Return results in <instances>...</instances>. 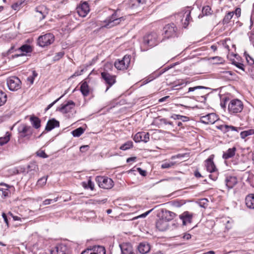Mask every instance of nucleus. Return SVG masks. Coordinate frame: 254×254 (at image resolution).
Listing matches in <instances>:
<instances>
[{
    "label": "nucleus",
    "mask_w": 254,
    "mask_h": 254,
    "mask_svg": "<svg viewBox=\"0 0 254 254\" xmlns=\"http://www.w3.org/2000/svg\"><path fill=\"white\" fill-rule=\"evenodd\" d=\"M190 10L189 7H187L175 14L176 22L182 24L183 27L186 28L188 26L190 19Z\"/></svg>",
    "instance_id": "nucleus-1"
},
{
    "label": "nucleus",
    "mask_w": 254,
    "mask_h": 254,
    "mask_svg": "<svg viewBox=\"0 0 254 254\" xmlns=\"http://www.w3.org/2000/svg\"><path fill=\"white\" fill-rule=\"evenodd\" d=\"M159 43L158 34L154 32L146 34L143 37L142 45L146 47V50L156 46Z\"/></svg>",
    "instance_id": "nucleus-2"
},
{
    "label": "nucleus",
    "mask_w": 254,
    "mask_h": 254,
    "mask_svg": "<svg viewBox=\"0 0 254 254\" xmlns=\"http://www.w3.org/2000/svg\"><path fill=\"white\" fill-rule=\"evenodd\" d=\"M162 35L164 38L169 39L178 36V29L174 23L166 25L162 30Z\"/></svg>",
    "instance_id": "nucleus-3"
},
{
    "label": "nucleus",
    "mask_w": 254,
    "mask_h": 254,
    "mask_svg": "<svg viewBox=\"0 0 254 254\" xmlns=\"http://www.w3.org/2000/svg\"><path fill=\"white\" fill-rule=\"evenodd\" d=\"M244 108L242 102L237 99L232 100L228 105V111L231 114H237L242 112Z\"/></svg>",
    "instance_id": "nucleus-4"
},
{
    "label": "nucleus",
    "mask_w": 254,
    "mask_h": 254,
    "mask_svg": "<svg viewBox=\"0 0 254 254\" xmlns=\"http://www.w3.org/2000/svg\"><path fill=\"white\" fill-rule=\"evenodd\" d=\"M96 181L100 188L104 189H110L114 186V182L110 178L103 176H97Z\"/></svg>",
    "instance_id": "nucleus-5"
},
{
    "label": "nucleus",
    "mask_w": 254,
    "mask_h": 254,
    "mask_svg": "<svg viewBox=\"0 0 254 254\" xmlns=\"http://www.w3.org/2000/svg\"><path fill=\"white\" fill-rule=\"evenodd\" d=\"M54 40V35L51 33H47L38 38V44L40 47H45L52 44Z\"/></svg>",
    "instance_id": "nucleus-6"
},
{
    "label": "nucleus",
    "mask_w": 254,
    "mask_h": 254,
    "mask_svg": "<svg viewBox=\"0 0 254 254\" xmlns=\"http://www.w3.org/2000/svg\"><path fill=\"white\" fill-rule=\"evenodd\" d=\"M131 57L129 55H125L123 59L115 62V66L119 70L126 69L129 66Z\"/></svg>",
    "instance_id": "nucleus-7"
},
{
    "label": "nucleus",
    "mask_w": 254,
    "mask_h": 254,
    "mask_svg": "<svg viewBox=\"0 0 254 254\" xmlns=\"http://www.w3.org/2000/svg\"><path fill=\"white\" fill-rule=\"evenodd\" d=\"M122 19L123 17L118 18L117 16L116 12H115L111 16L104 21L105 23V27L110 28L117 25L121 22Z\"/></svg>",
    "instance_id": "nucleus-8"
},
{
    "label": "nucleus",
    "mask_w": 254,
    "mask_h": 254,
    "mask_svg": "<svg viewBox=\"0 0 254 254\" xmlns=\"http://www.w3.org/2000/svg\"><path fill=\"white\" fill-rule=\"evenodd\" d=\"M18 131L21 137L29 138L33 133V129L29 126L21 124L18 127Z\"/></svg>",
    "instance_id": "nucleus-9"
},
{
    "label": "nucleus",
    "mask_w": 254,
    "mask_h": 254,
    "mask_svg": "<svg viewBox=\"0 0 254 254\" xmlns=\"http://www.w3.org/2000/svg\"><path fill=\"white\" fill-rule=\"evenodd\" d=\"M218 120V116L215 113L208 114L200 117V122L204 124H213Z\"/></svg>",
    "instance_id": "nucleus-10"
},
{
    "label": "nucleus",
    "mask_w": 254,
    "mask_h": 254,
    "mask_svg": "<svg viewBox=\"0 0 254 254\" xmlns=\"http://www.w3.org/2000/svg\"><path fill=\"white\" fill-rule=\"evenodd\" d=\"M133 140L136 142L143 141L146 143L149 140V134L146 132H138L135 134Z\"/></svg>",
    "instance_id": "nucleus-11"
},
{
    "label": "nucleus",
    "mask_w": 254,
    "mask_h": 254,
    "mask_svg": "<svg viewBox=\"0 0 254 254\" xmlns=\"http://www.w3.org/2000/svg\"><path fill=\"white\" fill-rule=\"evenodd\" d=\"M89 7L86 2H84L76 8L77 12L80 17H84L89 12Z\"/></svg>",
    "instance_id": "nucleus-12"
},
{
    "label": "nucleus",
    "mask_w": 254,
    "mask_h": 254,
    "mask_svg": "<svg viewBox=\"0 0 254 254\" xmlns=\"http://www.w3.org/2000/svg\"><path fill=\"white\" fill-rule=\"evenodd\" d=\"M169 70L168 75L172 74L174 72V70L172 69V67L170 68H166L165 67L160 70L156 71L151 74L149 76V78L148 79H155L157 78H158L160 75L166 72V71Z\"/></svg>",
    "instance_id": "nucleus-13"
},
{
    "label": "nucleus",
    "mask_w": 254,
    "mask_h": 254,
    "mask_svg": "<svg viewBox=\"0 0 254 254\" xmlns=\"http://www.w3.org/2000/svg\"><path fill=\"white\" fill-rule=\"evenodd\" d=\"M193 215L188 211H185L179 216V218L182 220L183 225H187L192 221Z\"/></svg>",
    "instance_id": "nucleus-14"
},
{
    "label": "nucleus",
    "mask_w": 254,
    "mask_h": 254,
    "mask_svg": "<svg viewBox=\"0 0 254 254\" xmlns=\"http://www.w3.org/2000/svg\"><path fill=\"white\" fill-rule=\"evenodd\" d=\"M81 254H105V250L104 247L98 246L93 249H87Z\"/></svg>",
    "instance_id": "nucleus-15"
},
{
    "label": "nucleus",
    "mask_w": 254,
    "mask_h": 254,
    "mask_svg": "<svg viewBox=\"0 0 254 254\" xmlns=\"http://www.w3.org/2000/svg\"><path fill=\"white\" fill-rule=\"evenodd\" d=\"M214 155H210L209 158L205 161V166L207 170L210 172H214L216 170V166L213 161Z\"/></svg>",
    "instance_id": "nucleus-16"
},
{
    "label": "nucleus",
    "mask_w": 254,
    "mask_h": 254,
    "mask_svg": "<svg viewBox=\"0 0 254 254\" xmlns=\"http://www.w3.org/2000/svg\"><path fill=\"white\" fill-rule=\"evenodd\" d=\"M75 103L72 101H68L65 104L62 105L59 109V111L63 114L70 112L74 108Z\"/></svg>",
    "instance_id": "nucleus-17"
},
{
    "label": "nucleus",
    "mask_w": 254,
    "mask_h": 254,
    "mask_svg": "<svg viewBox=\"0 0 254 254\" xmlns=\"http://www.w3.org/2000/svg\"><path fill=\"white\" fill-rule=\"evenodd\" d=\"M7 85L10 90L16 91L21 86V80H7Z\"/></svg>",
    "instance_id": "nucleus-18"
},
{
    "label": "nucleus",
    "mask_w": 254,
    "mask_h": 254,
    "mask_svg": "<svg viewBox=\"0 0 254 254\" xmlns=\"http://www.w3.org/2000/svg\"><path fill=\"white\" fill-rule=\"evenodd\" d=\"M169 224L167 221L165 220L163 217L159 218L156 222V227L161 231H165L168 227Z\"/></svg>",
    "instance_id": "nucleus-19"
},
{
    "label": "nucleus",
    "mask_w": 254,
    "mask_h": 254,
    "mask_svg": "<svg viewBox=\"0 0 254 254\" xmlns=\"http://www.w3.org/2000/svg\"><path fill=\"white\" fill-rule=\"evenodd\" d=\"M60 126V123L55 119L50 120L48 121L47 125L45 127V130L47 131H51L52 129L56 127Z\"/></svg>",
    "instance_id": "nucleus-20"
},
{
    "label": "nucleus",
    "mask_w": 254,
    "mask_h": 254,
    "mask_svg": "<svg viewBox=\"0 0 254 254\" xmlns=\"http://www.w3.org/2000/svg\"><path fill=\"white\" fill-rule=\"evenodd\" d=\"M66 247L65 245L60 244L57 245L53 250H51V254H65Z\"/></svg>",
    "instance_id": "nucleus-21"
},
{
    "label": "nucleus",
    "mask_w": 254,
    "mask_h": 254,
    "mask_svg": "<svg viewBox=\"0 0 254 254\" xmlns=\"http://www.w3.org/2000/svg\"><path fill=\"white\" fill-rule=\"evenodd\" d=\"M225 183L227 187L230 189L233 188L237 183V179L234 176H228L225 179Z\"/></svg>",
    "instance_id": "nucleus-22"
},
{
    "label": "nucleus",
    "mask_w": 254,
    "mask_h": 254,
    "mask_svg": "<svg viewBox=\"0 0 254 254\" xmlns=\"http://www.w3.org/2000/svg\"><path fill=\"white\" fill-rule=\"evenodd\" d=\"M123 254H133L132 247L129 244H123L120 245Z\"/></svg>",
    "instance_id": "nucleus-23"
},
{
    "label": "nucleus",
    "mask_w": 254,
    "mask_h": 254,
    "mask_svg": "<svg viewBox=\"0 0 254 254\" xmlns=\"http://www.w3.org/2000/svg\"><path fill=\"white\" fill-rule=\"evenodd\" d=\"M19 50L23 53L21 54L15 55L14 57L25 56L26 54L32 52V48L30 45L25 44L19 48Z\"/></svg>",
    "instance_id": "nucleus-24"
},
{
    "label": "nucleus",
    "mask_w": 254,
    "mask_h": 254,
    "mask_svg": "<svg viewBox=\"0 0 254 254\" xmlns=\"http://www.w3.org/2000/svg\"><path fill=\"white\" fill-rule=\"evenodd\" d=\"M246 205L250 209H254V194L248 195L245 198Z\"/></svg>",
    "instance_id": "nucleus-25"
},
{
    "label": "nucleus",
    "mask_w": 254,
    "mask_h": 254,
    "mask_svg": "<svg viewBox=\"0 0 254 254\" xmlns=\"http://www.w3.org/2000/svg\"><path fill=\"white\" fill-rule=\"evenodd\" d=\"M176 216V214L174 212L169 210H165L163 212L161 217H163L165 220L167 221V222L168 223L169 221L173 220Z\"/></svg>",
    "instance_id": "nucleus-26"
},
{
    "label": "nucleus",
    "mask_w": 254,
    "mask_h": 254,
    "mask_svg": "<svg viewBox=\"0 0 254 254\" xmlns=\"http://www.w3.org/2000/svg\"><path fill=\"white\" fill-rule=\"evenodd\" d=\"M150 250V246L147 243H141L138 246V250L142 254H145L148 253Z\"/></svg>",
    "instance_id": "nucleus-27"
},
{
    "label": "nucleus",
    "mask_w": 254,
    "mask_h": 254,
    "mask_svg": "<svg viewBox=\"0 0 254 254\" xmlns=\"http://www.w3.org/2000/svg\"><path fill=\"white\" fill-rule=\"evenodd\" d=\"M236 150V148L235 147L229 148L227 150V151L224 152L223 154V158L224 159H228L233 157L235 154Z\"/></svg>",
    "instance_id": "nucleus-28"
},
{
    "label": "nucleus",
    "mask_w": 254,
    "mask_h": 254,
    "mask_svg": "<svg viewBox=\"0 0 254 254\" xmlns=\"http://www.w3.org/2000/svg\"><path fill=\"white\" fill-rule=\"evenodd\" d=\"M30 121L32 126L36 129H38L41 127V121L38 117L31 116Z\"/></svg>",
    "instance_id": "nucleus-29"
},
{
    "label": "nucleus",
    "mask_w": 254,
    "mask_h": 254,
    "mask_svg": "<svg viewBox=\"0 0 254 254\" xmlns=\"http://www.w3.org/2000/svg\"><path fill=\"white\" fill-rule=\"evenodd\" d=\"M218 128L224 132H226L230 130L232 131H238L237 127L232 126H228L226 125H221L218 127Z\"/></svg>",
    "instance_id": "nucleus-30"
},
{
    "label": "nucleus",
    "mask_w": 254,
    "mask_h": 254,
    "mask_svg": "<svg viewBox=\"0 0 254 254\" xmlns=\"http://www.w3.org/2000/svg\"><path fill=\"white\" fill-rule=\"evenodd\" d=\"M80 91L83 96H86L88 95L89 89L87 82L84 81L81 84L80 86Z\"/></svg>",
    "instance_id": "nucleus-31"
},
{
    "label": "nucleus",
    "mask_w": 254,
    "mask_h": 254,
    "mask_svg": "<svg viewBox=\"0 0 254 254\" xmlns=\"http://www.w3.org/2000/svg\"><path fill=\"white\" fill-rule=\"evenodd\" d=\"M208 60L212 64H223L224 63V59L218 56L210 57L208 59Z\"/></svg>",
    "instance_id": "nucleus-32"
},
{
    "label": "nucleus",
    "mask_w": 254,
    "mask_h": 254,
    "mask_svg": "<svg viewBox=\"0 0 254 254\" xmlns=\"http://www.w3.org/2000/svg\"><path fill=\"white\" fill-rule=\"evenodd\" d=\"M10 135V133L7 131L4 136L0 137V145H2L7 143L9 140Z\"/></svg>",
    "instance_id": "nucleus-33"
},
{
    "label": "nucleus",
    "mask_w": 254,
    "mask_h": 254,
    "mask_svg": "<svg viewBox=\"0 0 254 254\" xmlns=\"http://www.w3.org/2000/svg\"><path fill=\"white\" fill-rule=\"evenodd\" d=\"M48 176L43 177L40 179H39L37 183L36 187L38 188H42L44 185H46L47 180Z\"/></svg>",
    "instance_id": "nucleus-34"
},
{
    "label": "nucleus",
    "mask_w": 254,
    "mask_h": 254,
    "mask_svg": "<svg viewBox=\"0 0 254 254\" xmlns=\"http://www.w3.org/2000/svg\"><path fill=\"white\" fill-rule=\"evenodd\" d=\"M84 129L81 127H78L72 131V134L74 137H79L83 133Z\"/></svg>",
    "instance_id": "nucleus-35"
},
{
    "label": "nucleus",
    "mask_w": 254,
    "mask_h": 254,
    "mask_svg": "<svg viewBox=\"0 0 254 254\" xmlns=\"http://www.w3.org/2000/svg\"><path fill=\"white\" fill-rule=\"evenodd\" d=\"M234 12L233 11L229 12L225 15L223 20V24H227L230 22L234 15Z\"/></svg>",
    "instance_id": "nucleus-36"
},
{
    "label": "nucleus",
    "mask_w": 254,
    "mask_h": 254,
    "mask_svg": "<svg viewBox=\"0 0 254 254\" xmlns=\"http://www.w3.org/2000/svg\"><path fill=\"white\" fill-rule=\"evenodd\" d=\"M132 146L133 142L131 141H128L122 145L120 146V149L122 150H126L131 148Z\"/></svg>",
    "instance_id": "nucleus-37"
},
{
    "label": "nucleus",
    "mask_w": 254,
    "mask_h": 254,
    "mask_svg": "<svg viewBox=\"0 0 254 254\" xmlns=\"http://www.w3.org/2000/svg\"><path fill=\"white\" fill-rule=\"evenodd\" d=\"M244 54L247 63L250 65H253L254 64V59L246 52H245Z\"/></svg>",
    "instance_id": "nucleus-38"
},
{
    "label": "nucleus",
    "mask_w": 254,
    "mask_h": 254,
    "mask_svg": "<svg viewBox=\"0 0 254 254\" xmlns=\"http://www.w3.org/2000/svg\"><path fill=\"white\" fill-rule=\"evenodd\" d=\"M7 100V95L0 90V107L4 105Z\"/></svg>",
    "instance_id": "nucleus-39"
},
{
    "label": "nucleus",
    "mask_w": 254,
    "mask_h": 254,
    "mask_svg": "<svg viewBox=\"0 0 254 254\" xmlns=\"http://www.w3.org/2000/svg\"><path fill=\"white\" fill-rule=\"evenodd\" d=\"M175 164L174 162H166L162 164L161 168L162 169H168L172 167Z\"/></svg>",
    "instance_id": "nucleus-40"
},
{
    "label": "nucleus",
    "mask_w": 254,
    "mask_h": 254,
    "mask_svg": "<svg viewBox=\"0 0 254 254\" xmlns=\"http://www.w3.org/2000/svg\"><path fill=\"white\" fill-rule=\"evenodd\" d=\"M211 7L208 5H206L202 8V13L204 15H208L211 14Z\"/></svg>",
    "instance_id": "nucleus-41"
},
{
    "label": "nucleus",
    "mask_w": 254,
    "mask_h": 254,
    "mask_svg": "<svg viewBox=\"0 0 254 254\" xmlns=\"http://www.w3.org/2000/svg\"><path fill=\"white\" fill-rule=\"evenodd\" d=\"M116 80H105V84L107 86L106 92L114 84Z\"/></svg>",
    "instance_id": "nucleus-42"
},
{
    "label": "nucleus",
    "mask_w": 254,
    "mask_h": 254,
    "mask_svg": "<svg viewBox=\"0 0 254 254\" xmlns=\"http://www.w3.org/2000/svg\"><path fill=\"white\" fill-rule=\"evenodd\" d=\"M58 197H56L54 199H47L43 202V205H46L56 202L58 201Z\"/></svg>",
    "instance_id": "nucleus-43"
},
{
    "label": "nucleus",
    "mask_w": 254,
    "mask_h": 254,
    "mask_svg": "<svg viewBox=\"0 0 254 254\" xmlns=\"http://www.w3.org/2000/svg\"><path fill=\"white\" fill-rule=\"evenodd\" d=\"M146 0H135L133 5L136 6H140L146 3Z\"/></svg>",
    "instance_id": "nucleus-44"
},
{
    "label": "nucleus",
    "mask_w": 254,
    "mask_h": 254,
    "mask_svg": "<svg viewBox=\"0 0 254 254\" xmlns=\"http://www.w3.org/2000/svg\"><path fill=\"white\" fill-rule=\"evenodd\" d=\"M101 75L103 79H113L112 77H111V75L106 71L102 72L101 73Z\"/></svg>",
    "instance_id": "nucleus-45"
},
{
    "label": "nucleus",
    "mask_w": 254,
    "mask_h": 254,
    "mask_svg": "<svg viewBox=\"0 0 254 254\" xmlns=\"http://www.w3.org/2000/svg\"><path fill=\"white\" fill-rule=\"evenodd\" d=\"M208 200L206 198L202 199L199 202V205L201 207L205 208L208 205Z\"/></svg>",
    "instance_id": "nucleus-46"
},
{
    "label": "nucleus",
    "mask_w": 254,
    "mask_h": 254,
    "mask_svg": "<svg viewBox=\"0 0 254 254\" xmlns=\"http://www.w3.org/2000/svg\"><path fill=\"white\" fill-rule=\"evenodd\" d=\"M44 8L43 6H39L36 8V12L41 15V17H40V18L43 19L45 17V15L42 12V10Z\"/></svg>",
    "instance_id": "nucleus-47"
},
{
    "label": "nucleus",
    "mask_w": 254,
    "mask_h": 254,
    "mask_svg": "<svg viewBox=\"0 0 254 254\" xmlns=\"http://www.w3.org/2000/svg\"><path fill=\"white\" fill-rule=\"evenodd\" d=\"M31 75H29V77L27 78V79H34L38 76L37 73L35 70L31 71Z\"/></svg>",
    "instance_id": "nucleus-48"
},
{
    "label": "nucleus",
    "mask_w": 254,
    "mask_h": 254,
    "mask_svg": "<svg viewBox=\"0 0 254 254\" xmlns=\"http://www.w3.org/2000/svg\"><path fill=\"white\" fill-rule=\"evenodd\" d=\"M233 64L236 66H237L239 69H241L244 71L245 70L244 64L238 62H234Z\"/></svg>",
    "instance_id": "nucleus-49"
},
{
    "label": "nucleus",
    "mask_w": 254,
    "mask_h": 254,
    "mask_svg": "<svg viewBox=\"0 0 254 254\" xmlns=\"http://www.w3.org/2000/svg\"><path fill=\"white\" fill-rule=\"evenodd\" d=\"M37 155L38 156L44 158H47V156H48L46 155V154L45 153V152L44 151H42V150L37 151Z\"/></svg>",
    "instance_id": "nucleus-50"
},
{
    "label": "nucleus",
    "mask_w": 254,
    "mask_h": 254,
    "mask_svg": "<svg viewBox=\"0 0 254 254\" xmlns=\"http://www.w3.org/2000/svg\"><path fill=\"white\" fill-rule=\"evenodd\" d=\"M203 88H205V87L204 86H195V87H190L189 88L188 92H192V91H194L196 89H203Z\"/></svg>",
    "instance_id": "nucleus-51"
},
{
    "label": "nucleus",
    "mask_w": 254,
    "mask_h": 254,
    "mask_svg": "<svg viewBox=\"0 0 254 254\" xmlns=\"http://www.w3.org/2000/svg\"><path fill=\"white\" fill-rule=\"evenodd\" d=\"M63 97V96H61L60 98H59L58 99H57V100H56L55 101H54L53 103H52L51 104H49L47 107L45 109V111H47L48 110H49L58 100H59L62 97Z\"/></svg>",
    "instance_id": "nucleus-52"
},
{
    "label": "nucleus",
    "mask_w": 254,
    "mask_h": 254,
    "mask_svg": "<svg viewBox=\"0 0 254 254\" xmlns=\"http://www.w3.org/2000/svg\"><path fill=\"white\" fill-rule=\"evenodd\" d=\"M83 71H84L83 69H80V71H79V70L76 71L72 75H71L70 76V78H74V77H75L76 76L81 75Z\"/></svg>",
    "instance_id": "nucleus-53"
},
{
    "label": "nucleus",
    "mask_w": 254,
    "mask_h": 254,
    "mask_svg": "<svg viewBox=\"0 0 254 254\" xmlns=\"http://www.w3.org/2000/svg\"><path fill=\"white\" fill-rule=\"evenodd\" d=\"M137 170L139 174L142 176H146V171L141 169L140 168H137Z\"/></svg>",
    "instance_id": "nucleus-54"
},
{
    "label": "nucleus",
    "mask_w": 254,
    "mask_h": 254,
    "mask_svg": "<svg viewBox=\"0 0 254 254\" xmlns=\"http://www.w3.org/2000/svg\"><path fill=\"white\" fill-rule=\"evenodd\" d=\"M89 148L88 145H83L80 147V151L82 152H85Z\"/></svg>",
    "instance_id": "nucleus-55"
},
{
    "label": "nucleus",
    "mask_w": 254,
    "mask_h": 254,
    "mask_svg": "<svg viewBox=\"0 0 254 254\" xmlns=\"http://www.w3.org/2000/svg\"><path fill=\"white\" fill-rule=\"evenodd\" d=\"M2 218H3V220L4 221L5 223H6L7 226L8 227V220L7 218L6 215L4 213H3L2 214Z\"/></svg>",
    "instance_id": "nucleus-56"
},
{
    "label": "nucleus",
    "mask_w": 254,
    "mask_h": 254,
    "mask_svg": "<svg viewBox=\"0 0 254 254\" xmlns=\"http://www.w3.org/2000/svg\"><path fill=\"white\" fill-rule=\"evenodd\" d=\"M88 186L91 190H93L94 186V183L90 180L88 181Z\"/></svg>",
    "instance_id": "nucleus-57"
},
{
    "label": "nucleus",
    "mask_w": 254,
    "mask_h": 254,
    "mask_svg": "<svg viewBox=\"0 0 254 254\" xmlns=\"http://www.w3.org/2000/svg\"><path fill=\"white\" fill-rule=\"evenodd\" d=\"M28 168H31V170H36V169L37 168V166L34 163H31L28 166Z\"/></svg>",
    "instance_id": "nucleus-58"
},
{
    "label": "nucleus",
    "mask_w": 254,
    "mask_h": 254,
    "mask_svg": "<svg viewBox=\"0 0 254 254\" xmlns=\"http://www.w3.org/2000/svg\"><path fill=\"white\" fill-rule=\"evenodd\" d=\"M241 11V8H237L236 9L235 13L237 17H239L240 16Z\"/></svg>",
    "instance_id": "nucleus-59"
},
{
    "label": "nucleus",
    "mask_w": 254,
    "mask_h": 254,
    "mask_svg": "<svg viewBox=\"0 0 254 254\" xmlns=\"http://www.w3.org/2000/svg\"><path fill=\"white\" fill-rule=\"evenodd\" d=\"M240 135H241V137L242 138H245V137H246L247 136H248V135L247 134V131L246 130L242 131L241 132Z\"/></svg>",
    "instance_id": "nucleus-60"
},
{
    "label": "nucleus",
    "mask_w": 254,
    "mask_h": 254,
    "mask_svg": "<svg viewBox=\"0 0 254 254\" xmlns=\"http://www.w3.org/2000/svg\"><path fill=\"white\" fill-rule=\"evenodd\" d=\"M183 117V116L178 115H174L171 117L172 118H173L175 120H179L182 119Z\"/></svg>",
    "instance_id": "nucleus-61"
},
{
    "label": "nucleus",
    "mask_w": 254,
    "mask_h": 254,
    "mask_svg": "<svg viewBox=\"0 0 254 254\" xmlns=\"http://www.w3.org/2000/svg\"><path fill=\"white\" fill-rule=\"evenodd\" d=\"M153 209H150V210H149V211H147V212H145V213H144L142 214L140 216V217H146L148 214H149V213H150V212L153 210Z\"/></svg>",
    "instance_id": "nucleus-62"
},
{
    "label": "nucleus",
    "mask_w": 254,
    "mask_h": 254,
    "mask_svg": "<svg viewBox=\"0 0 254 254\" xmlns=\"http://www.w3.org/2000/svg\"><path fill=\"white\" fill-rule=\"evenodd\" d=\"M247 132V134L248 136L252 134H254V129H250L247 130H246Z\"/></svg>",
    "instance_id": "nucleus-63"
},
{
    "label": "nucleus",
    "mask_w": 254,
    "mask_h": 254,
    "mask_svg": "<svg viewBox=\"0 0 254 254\" xmlns=\"http://www.w3.org/2000/svg\"><path fill=\"white\" fill-rule=\"evenodd\" d=\"M183 238L184 239H186V240H189L191 238V235L190 234H185L184 236H183Z\"/></svg>",
    "instance_id": "nucleus-64"
}]
</instances>
